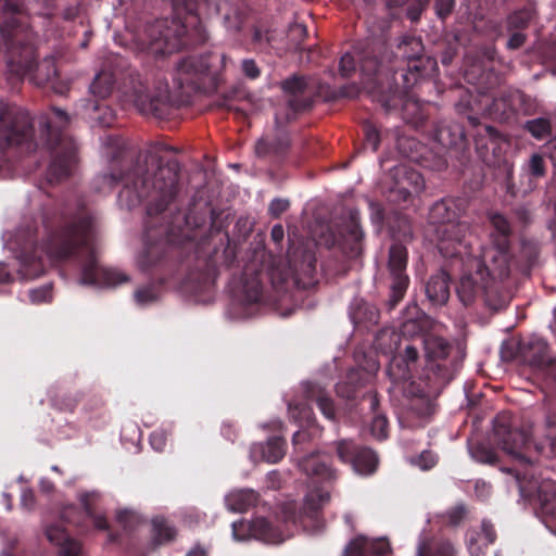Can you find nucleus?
I'll return each instance as SVG.
<instances>
[{
	"mask_svg": "<svg viewBox=\"0 0 556 556\" xmlns=\"http://www.w3.org/2000/svg\"><path fill=\"white\" fill-rule=\"evenodd\" d=\"M455 552L450 542L431 541L428 544L420 543L417 556H454Z\"/></svg>",
	"mask_w": 556,
	"mask_h": 556,
	"instance_id": "nucleus-28",
	"label": "nucleus"
},
{
	"mask_svg": "<svg viewBox=\"0 0 556 556\" xmlns=\"http://www.w3.org/2000/svg\"><path fill=\"white\" fill-rule=\"evenodd\" d=\"M504 243L497 247H482L479 257L471 261L475 273L462 277L457 293L460 301L468 305L493 281L508 277L510 265L505 253Z\"/></svg>",
	"mask_w": 556,
	"mask_h": 556,
	"instance_id": "nucleus-4",
	"label": "nucleus"
},
{
	"mask_svg": "<svg viewBox=\"0 0 556 556\" xmlns=\"http://www.w3.org/2000/svg\"><path fill=\"white\" fill-rule=\"evenodd\" d=\"M46 536L50 543L59 547V556H78L81 551L79 543L71 539L59 526L48 527Z\"/></svg>",
	"mask_w": 556,
	"mask_h": 556,
	"instance_id": "nucleus-16",
	"label": "nucleus"
},
{
	"mask_svg": "<svg viewBox=\"0 0 556 556\" xmlns=\"http://www.w3.org/2000/svg\"><path fill=\"white\" fill-rule=\"evenodd\" d=\"M289 413L294 420L309 422L311 410L305 406H289Z\"/></svg>",
	"mask_w": 556,
	"mask_h": 556,
	"instance_id": "nucleus-49",
	"label": "nucleus"
},
{
	"mask_svg": "<svg viewBox=\"0 0 556 556\" xmlns=\"http://www.w3.org/2000/svg\"><path fill=\"white\" fill-rule=\"evenodd\" d=\"M425 182L421 175L403 166V177L399 181L397 190L403 194V200H407L412 194H417L424 189Z\"/></svg>",
	"mask_w": 556,
	"mask_h": 556,
	"instance_id": "nucleus-23",
	"label": "nucleus"
},
{
	"mask_svg": "<svg viewBox=\"0 0 556 556\" xmlns=\"http://www.w3.org/2000/svg\"><path fill=\"white\" fill-rule=\"evenodd\" d=\"M166 440H167L166 433L162 430L154 431L150 437L151 446L155 451H162L165 447Z\"/></svg>",
	"mask_w": 556,
	"mask_h": 556,
	"instance_id": "nucleus-53",
	"label": "nucleus"
},
{
	"mask_svg": "<svg viewBox=\"0 0 556 556\" xmlns=\"http://www.w3.org/2000/svg\"><path fill=\"white\" fill-rule=\"evenodd\" d=\"M362 71L367 73V74H371L372 73V74L377 75L378 77H380V76H382L384 74L387 68L382 64H380L378 66L374 60H366L362 64Z\"/></svg>",
	"mask_w": 556,
	"mask_h": 556,
	"instance_id": "nucleus-52",
	"label": "nucleus"
},
{
	"mask_svg": "<svg viewBox=\"0 0 556 556\" xmlns=\"http://www.w3.org/2000/svg\"><path fill=\"white\" fill-rule=\"evenodd\" d=\"M426 293L433 304H444L450 296L448 276L443 271L432 276L426 285Z\"/></svg>",
	"mask_w": 556,
	"mask_h": 556,
	"instance_id": "nucleus-20",
	"label": "nucleus"
},
{
	"mask_svg": "<svg viewBox=\"0 0 556 556\" xmlns=\"http://www.w3.org/2000/svg\"><path fill=\"white\" fill-rule=\"evenodd\" d=\"M92 235L91 220L84 218L77 224L49 235L40 245L27 239L16 255L20 262V275L26 279L41 276L46 271L47 264L53 265L66 260L78 248L88 245Z\"/></svg>",
	"mask_w": 556,
	"mask_h": 556,
	"instance_id": "nucleus-3",
	"label": "nucleus"
},
{
	"mask_svg": "<svg viewBox=\"0 0 556 556\" xmlns=\"http://www.w3.org/2000/svg\"><path fill=\"white\" fill-rule=\"evenodd\" d=\"M316 402L317 406L319 407L320 412L325 415V417L332 420L336 414L332 401L328 396L319 394L316 397Z\"/></svg>",
	"mask_w": 556,
	"mask_h": 556,
	"instance_id": "nucleus-40",
	"label": "nucleus"
},
{
	"mask_svg": "<svg viewBox=\"0 0 556 556\" xmlns=\"http://www.w3.org/2000/svg\"><path fill=\"white\" fill-rule=\"evenodd\" d=\"M288 207H289V201L288 200L275 199V200H273L270 202L268 210H269V213L273 216L278 217L281 213L287 211Z\"/></svg>",
	"mask_w": 556,
	"mask_h": 556,
	"instance_id": "nucleus-54",
	"label": "nucleus"
},
{
	"mask_svg": "<svg viewBox=\"0 0 556 556\" xmlns=\"http://www.w3.org/2000/svg\"><path fill=\"white\" fill-rule=\"evenodd\" d=\"M29 298H30V301L35 304L50 302L52 299L51 285H45L40 288L30 290Z\"/></svg>",
	"mask_w": 556,
	"mask_h": 556,
	"instance_id": "nucleus-37",
	"label": "nucleus"
},
{
	"mask_svg": "<svg viewBox=\"0 0 556 556\" xmlns=\"http://www.w3.org/2000/svg\"><path fill=\"white\" fill-rule=\"evenodd\" d=\"M407 265V251L401 244H393L389 252V269L393 278L392 291L399 300L405 292L408 285V277L405 274Z\"/></svg>",
	"mask_w": 556,
	"mask_h": 556,
	"instance_id": "nucleus-9",
	"label": "nucleus"
},
{
	"mask_svg": "<svg viewBox=\"0 0 556 556\" xmlns=\"http://www.w3.org/2000/svg\"><path fill=\"white\" fill-rule=\"evenodd\" d=\"M250 455L254 462L276 463L285 455V442L280 438H273L265 444H254Z\"/></svg>",
	"mask_w": 556,
	"mask_h": 556,
	"instance_id": "nucleus-17",
	"label": "nucleus"
},
{
	"mask_svg": "<svg viewBox=\"0 0 556 556\" xmlns=\"http://www.w3.org/2000/svg\"><path fill=\"white\" fill-rule=\"evenodd\" d=\"M410 106L414 109V112L412 114L410 119L412 118L414 119L416 117L418 118L419 104L417 102L413 101V100H407L405 102V104H404V111L406 113V116H409V112L408 111H409Z\"/></svg>",
	"mask_w": 556,
	"mask_h": 556,
	"instance_id": "nucleus-58",
	"label": "nucleus"
},
{
	"mask_svg": "<svg viewBox=\"0 0 556 556\" xmlns=\"http://www.w3.org/2000/svg\"><path fill=\"white\" fill-rule=\"evenodd\" d=\"M490 220L494 229L498 232L497 237H492V240L489 244H485L484 247H497L501 243H504L505 253L508 256V263L510 264V256L508 252V240L507 236L510 231L509 224L507 219L501 215V214H492L490 216Z\"/></svg>",
	"mask_w": 556,
	"mask_h": 556,
	"instance_id": "nucleus-25",
	"label": "nucleus"
},
{
	"mask_svg": "<svg viewBox=\"0 0 556 556\" xmlns=\"http://www.w3.org/2000/svg\"><path fill=\"white\" fill-rule=\"evenodd\" d=\"M225 501L229 510L242 513L255 505L257 494L250 489L236 490L228 493Z\"/></svg>",
	"mask_w": 556,
	"mask_h": 556,
	"instance_id": "nucleus-21",
	"label": "nucleus"
},
{
	"mask_svg": "<svg viewBox=\"0 0 556 556\" xmlns=\"http://www.w3.org/2000/svg\"><path fill=\"white\" fill-rule=\"evenodd\" d=\"M525 42V35L521 33H515L510 36L507 46L511 49H517Z\"/></svg>",
	"mask_w": 556,
	"mask_h": 556,
	"instance_id": "nucleus-57",
	"label": "nucleus"
},
{
	"mask_svg": "<svg viewBox=\"0 0 556 556\" xmlns=\"http://www.w3.org/2000/svg\"><path fill=\"white\" fill-rule=\"evenodd\" d=\"M425 354L429 359H443L450 353V344L440 337L429 334L420 340Z\"/></svg>",
	"mask_w": 556,
	"mask_h": 556,
	"instance_id": "nucleus-24",
	"label": "nucleus"
},
{
	"mask_svg": "<svg viewBox=\"0 0 556 556\" xmlns=\"http://www.w3.org/2000/svg\"><path fill=\"white\" fill-rule=\"evenodd\" d=\"M330 501V492L324 488H312L304 500L305 515H313L327 505Z\"/></svg>",
	"mask_w": 556,
	"mask_h": 556,
	"instance_id": "nucleus-26",
	"label": "nucleus"
},
{
	"mask_svg": "<svg viewBox=\"0 0 556 556\" xmlns=\"http://www.w3.org/2000/svg\"><path fill=\"white\" fill-rule=\"evenodd\" d=\"M463 515H464V509L463 508L456 509L455 511H453L450 515L451 522L456 525L458 522V520L463 517Z\"/></svg>",
	"mask_w": 556,
	"mask_h": 556,
	"instance_id": "nucleus-63",
	"label": "nucleus"
},
{
	"mask_svg": "<svg viewBox=\"0 0 556 556\" xmlns=\"http://www.w3.org/2000/svg\"><path fill=\"white\" fill-rule=\"evenodd\" d=\"M437 456L429 452V451H425L422 452L419 457L415 460V464L422 470H428V469H431L432 467H434V465L437 464Z\"/></svg>",
	"mask_w": 556,
	"mask_h": 556,
	"instance_id": "nucleus-42",
	"label": "nucleus"
},
{
	"mask_svg": "<svg viewBox=\"0 0 556 556\" xmlns=\"http://www.w3.org/2000/svg\"><path fill=\"white\" fill-rule=\"evenodd\" d=\"M365 139L366 146L372 151H377L380 143V137L378 130L374 126L367 125L365 127Z\"/></svg>",
	"mask_w": 556,
	"mask_h": 556,
	"instance_id": "nucleus-44",
	"label": "nucleus"
},
{
	"mask_svg": "<svg viewBox=\"0 0 556 556\" xmlns=\"http://www.w3.org/2000/svg\"><path fill=\"white\" fill-rule=\"evenodd\" d=\"M281 87L287 92L298 93L302 92L305 89L306 83L302 77H292L290 79L285 80L281 84Z\"/></svg>",
	"mask_w": 556,
	"mask_h": 556,
	"instance_id": "nucleus-41",
	"label": "nucleus"
},
{
	"mask_svg": "<svg viewBox=\"0 0 556 556\" xmlns=\"http://www.w3.org/2000/svg\"><path fill=\"white\" fill-rule=\"evenodd\" d=\"M241 67L244 75L251 79L260 76V68L252 59L243 60Z\"/></svg>",
	"mask_w": 556,
	"mask_h": 556,
	"instance_id": "nucleus-51",
	"label": "nucleus"
},
{
	"mask_svg": "<svg viewBox=\"0 0 556 556\" xmlns=\"http://www.w3.org/2000/svg\"><path fill=\"white\" fill-rule=\"evenodd\" d=\"M532 18L530 10H521L515 12L508 17V25L510 28H523Z\"/></svg>",
	"mask_w": 556,
	"mask_h": 556,
	"instance_id": "nucleus-36",
	"label": "nucleus"
},
{
	"mask_svg": "<svg viewBox=\"0 0 556 556\" xmlns=\"http://www.w3.org/2000/svg\"><path fill=\"white\" fill-rule=\"evenodd\" d=\"M76 163L74 149L67 151L64 155L56 157L48 169V178L50 181H59L67 177Z\"/></svg>",
	"mask_w": 556,
	"mask_h": 556,
	"instance_id": "nucleus-22",
	"label": "nucleus"
},
{
	"mask_svg": "<svg viewBox=\"0 0 556 556\" xmlns=\"http://www.w3.org/2000/svg\"><path fill=\"white\" fill-rule=\"evenodd\" d=\"M186 556H206V552L203 548L194 547Z\"/></svg>",
	"mask_w": 556,
	"mask_h": 556,
	"instance_id": "nucleus-64",
	"label": "nucleus"
},
{
	"mask_svg": "<svg viewBox=\"0 0 556 556\" xmlns=\"http://www.w3.org/2000/svg\"><path fill=\"white\" fill-rule=\"evenodd\" d=\"M119 202L134 207L146 203L149 215L163 212L177 193L178 169L176 164L161 165L155 153L146 155L124 177Z\"/></svg>",
	"mask_w": 556,
	"mask_h": 556,
	"instance_id": "nucleus-2",
	"label": "nucleus"
},
{
	"mask_svg": "<svg viewBox=\"0 0 556 556\" xmlns=\"http://www.w3.org/2000/svg\"><path fill=\"white\" fill-rule=\"evenodd\" d=\"M14 117L11 129L7 134L9 143H20L21 138H24L30 131L33 124L29 115L23 111L11 110L8 105L0 106V129L7 127V122Z\"/></svg>",
	"mask_w": 556,
	"mask_h": 556,
	"instance_id": "nucleus-12",
	"label": "nucleus"
},
{
	"mask_svg": "<svg viewBox=\"0 0 556 556\" xmlns=\"http://www.w3.org/2000/svg\"><path fill=\"white\" fill-rule=\"evenodd\" d=\"M418 356V348L413 343H408L402 353L393 357L391 370L395 371L396 379L406 380L410 378L412 368L415 366Z\"/></svg>",
	"mask_w": 556,
	"mask_h": 556,
	"instance_id": "nucleus-18",
	"label": "nucleus"
},
{
	"mask_svg": "<svg viewBox=\"0 0 556 556\" xmlns=\"http://www.w3.org/2000/svg\"><path fill=\"white\" fill-rule=\"evenodd\" d=\"M529 170L535 177H541L545 173L543 157L539 154H533L529 161Z\"/></svg>",
	"mask_w": 556,
	"mask_h": 556,
	"instance_id": "nucleus-45",
	"label": "nucleus"
},
{
	"mask_svg": "<svg viewBox=\"0 0 556 556\" xmlns=\"http://www.w3.org/2000/svg\"><path fill=\"white\" fill-rule=\"evenodd\" d=\"M412 408L417 412L418 415L426 416L432 413V406L428 395L425 391L418 395L416 403L412 405Z\"/></svg>",
	"mask_w": 556,
	"mask_h": 556,
	"instance_id": "nucleus-39",
	"label": "nucleus"
},
{
	"mask_svg": "<svg viewBox=\"0 0 556 556\" xmlns=\"http://www.w3.org/2000/svg\"><path fill=\"white\" fill-rule=\"evenodd\" d=\"M299 468L308 477L324 482H332L337 479V471L330 464V456L325 453H311L302 457L298 463Z\"/></svg>",
	"mask_w": 556,
	"mask_h": 556,
	"instance_id": "nucleus-10",
	"label": "nucleus"
},
{
	"mask_svg": "<svg viewBox=\"0 0 556 556\" xmlns=\"http://www.w3.org/2000/svg\"><path fill=\"white\" fill-rule=\"evenodd\" d=\"M153 530L155 534V539L160 542H167L175 538L176 531L175 529L168 525V522L162 518H155L153 520Z\"/></svg>",
	"mask_w": 556,
	"mask_h": 556,
	"instance_id": "nucleus-33",
	"label": "nucleus"
},
{
	"mask_svg": "<svg viewBox=\"0 0 556 556\" xmlns=\"http://www.w3.org/2000/svg\"><path fill=\"white\" fill-rule=\"evenodd\" d=\"M390 552V543L384 538L369 540L366 536L359 535L348 544L343 556H369V554L386 555Z\"/></svg>",
	"mask_w": 556,
	"mask_h": 556,
	"instance_id": "nucleus-13",
	"label": "nucleus"
},
{
	"mask_svg": "<svg viewBox=\"0 0 556 556\" xmlns=\"http://www.w3.org/2000/svg\"><path fill=\"white\" fill-rule=\"evenodd\" d=\"M532 433V425L513 428L506 416L496 417L495 441L513 463L511 467H503L501 470L513 476L521 496L538 501L544 515L556 518V485L549 480L539 482L533 477L527 478L538 460L535 455L556 457V422L547 419L536 431L533 445L529 442Z\"/></svg>",
	"mask_w": 556,
	"mask_h": 556,
	"instance_id": "nucleus-1",
	"label": "nucleus"
},
{
	"mask_svg": "<svg viewBox=\"0 0 556 556\" xmlns=\"http://www.w3.org/2000/svg\"><path fill=\"white\" fill-rule=\"evenodd\" d=\"M116 521L124 527L125 529L131 528L139 523L140 517L139 515L129 509H119L116 513Z\"/></svg>",
	"mask_w": 556,
	"mask_h": 556,
	"instance_id": "nucleus-35",
	"label": "nucleus"
},
{
	"mask_svg": "<svg viewBox=\"0 0 556 556\" xmlns=\"http://www.w3.org/2000/svg\"><path fill=\"white\" fill-rule=\"evenodd\" d=\"M232 536L237 541L256 539L270 544L281 543L285 539L279 530L273 528L264 518L252 521L240 520L232 523Z\"/></svg>",
	"mask_w": 556,
	"mask_h": 556,
	"instance_id": "nucleus-5",
	"label": "nucleus"
},
{
	"mask_svg": "<svg viewBox=\"0 0 556 556\" xmlns=\"http://www.w3.org/2000/svg\"><path fill=\"white\" fill-rule=\"evenodd\" d=\"M454 7V0H437L435 9L440 17L444 18L447 16Z\"/></svg>",
	"mask_w": 556,
	"mask_h": 556,
	"instance_id": "nucleus-55",
	"label": "nucleus"
},
{
	"mask_svg": "<svg viewBox=\"0 0 556 556\" xmlns=\"http://www.w3.org/2000/svg\"><path fill=\"white\" fill-rule=\"evenodd\" d=\"M151 31L160 33V36L154 38L155 43L161 45L160 47L155 48V51L172 53L173 51L180 48V39L185 35V26L180 23V21L176 18H173L170 22L165 20L157 22L151 28Z\"/></svg>",
	"mask_w": 556,
	"mask_h": 556,
	"instance_id": "nucleus-8",
	"label": "nucleus"
},
{
	"mask_svg": "<svg viewBox=\"0 0 556 556\" xmlns=\"http://www.w3.org/2000/svg\"><path fill=\"white\" fill-rule=\"evenodd\" d=\"M495 532L493 526L483 522L479 532H472L469 536L468 548L471 556H484V549L494 542Z\"/></svg>",
	"mask_w": 556,
	"mask_h": 556,
	"instance_id": "nucleus-19",
	"label": "nucleus"
},
{
	"mask_svg": "<svg viewBox=\"0 0 556 556\" xmlns=\"http://www.w3.org/2000/svg\"><path fill=\"white\" fill-rule=\"evenodd\" d=\"M21 504L26 509H31L35 505V495L31 490H24L21 495Z\"/></svg>",
	"mask_w": 556,
	"mask_h": 556,
	"instance_id": "nucleus-56",
	"label": "nucleus"
},
{
	"mask_svg": "<svg viewBox=\"0 0 556 556\" xmlns=\"http://www.w3.org/2000/svg\"><path fill=\"white\" fill-rule=\"evenodd\" d=\"M371 434L378 439L383 440L388 435V420L383 415H376L370 426Z\"/></svg>",
	"mask_w": 556,
	"mask_h": 556,
	"instance_id": "nucleus-34",
	"label": "nucleus"
},
{
	"mask_svg": "<svg viewBox=\"0 0 556 556\" xmlns=\"http://www.w3.org/2000/svg\"><path fill=\"white\" fill-rule=\"evenodd\" d=\"M159 299V293L153 288L139 289L135 293V300L139 305L150 304Z\"/></svg>",
	"mask_w": 556,
	"mask_h": 556,
	"instance_id": "nucleus-38",
	"label": "nucleus"
},
{
	"mask_svg": "<svg viewBox=\"0 0 556 556\" xmlns=\"http://www.w3.org/2000/svg\"><path fill=\"white\" fill-rule=\"evenodd\" d=\"M10 278H11V276H10V273H9L7 266L3 264H0V283L10 281Z\"/></svg>",
	"mask_w": 556,
	"mask_h": 556,
	"instance_id": "nucleus-61",
	"label": "nucleus"
},
{
	"mask_svg": "<svg viewBox=\"0 0 556 556\" xmlns=\"http://www.w3.org/2000/svg\"><path fill=\"white\" fill-rule=\"evenodd\" d=\"M525 127L536 139H544L551 134L549 121L543 117L528 121Z\"/></svg>",
	"mask_w": 556,
	"mask_h": 556,
	"instance_id": "nucleus-32",
	"label": "nucleus"
},
{
	"mask_svg": "<svg viewBox=\"0 0 556 556\" xmlns=\"http://www.w3.org/2000/svg\"><path fill=\"white\" fill-rule=\"evenodd\" d=\"M476 492L479 493V496H488L490 494V485L485 482H477L476 483Z\"/></svg>",
	"mask_w": 556,
	"mask_h": 556,
	"instance_id": "nucleus-60",
	"label": "nucleus"
},
{
	"mask_svg": "<svg viewBox=\"0 0 556 556\" xmlns=\"http://www.w3.org/2000/svg\"><path fill=\"white\" fill-rule=\"evenodd\" d=\"M128 280V276L121 270L116 268L98 267L93 262L84 267L81 275V283L102 287H116Z\"/></svg>",
	"mask_w": 556,
	"mask_h": 556,
	"instance_id": "nucleus-11",
	"label": "nucleus"
},
{
	"mask_svg": "<svg viewBox=\"0 0 556 556\" xmlns=\"http://www.w3.org/2000/svg\"><path fill=\"white\" fill-rule=\"evenodd\" d=\"M337 454L341 462L351 464L359 475L372 473L378 465V458L371 450L357 447L348 440L337 443Z\"/></svg>",
	"mask_w": 556,
	"mask_h": 556,
	"instance_id": "nucleus-6",
	"label": "nucleus"
},
{
	"mask_svg": "<svg viewBox=\"0 0 556 556\" xmlns=\"http://www.w3.org/2000/svg\"><path fill=\"white\" fill-rule=\"evenodd\" d=\"M134 104L143 114H157L168 101V91L163 89L157 94L151 96L143 85L134 91Z\"/></svg>",
	"mask_w": 556,
	"mask_h": 556,
	"instance_id": "nucleus-14",
	"label": "nucleus"
},
{
	"mask_svg": "<svg viewBox=\"0 0 556 556\" xmlns=\"http://www.w3.org/2000/svg\"><path fill=\"white\" fill-rule=\"evenodd\" d=\"M98 498L99 494L97 492L85 493L80 495V503L84 506L86 515L92 519L94 528L99 530H106V518L102 515H96L93 511L92 505Z\"/></svg>",
	"mask_w": 556,
	"mask_h": 556,
	"instance_id": "nucleus-29",
	"label": "nucleus"
},
{
	"mask_svg": "<svg viewBox=\"0 0 556 556\" xmlns=\"http://www.w3.org/2000/svg\"><path fill=\"white\" fill-rule=\"evenodd\" d=\"M270 235L275 242H280L283 238V227L281 225H275Z\"/></svg>",
	"mask_w": 556,
	"mask_h": 556,
	"instance_id": "nucleus-59",
	"label": "nucleus"
},
{
	"mask_svg": "<svg viewBox=\"0 0 556 556\" xmlns=\"http://www.w3.org/2000/svg\"><path fill=\"white\" fill-rule=\"evenodd\" d=\"M522 359L531 366L541 367L549 363L548 345L542 338H531L520 345Z\"/></svg>",
	"mask_w": 556,
	"mask_h": 556,
	"instance_id": "nucleus-15",
	"label": "nucleus"
},
{
	"mask_svg": "<svg viewBox=\"0 0 556 556\" xmlns=\"http://www.w3.org/2000/svg\"><path fill=\"white\" fill-rule=\"evenodd\" d=\"M245 300L250 303L257 302L261 298V283L257 279H253L249 287L245 289Z\"/></svg>",
	"mask_w": 556,
	"mask_h": 556,
	"instance_id": "nucleus-47",
	"label": "nucleus"
},
{
	"mask_svg": "<svg viewBox=\"0 0 556 556\" xmlns=\"http://www.w3.org/2000/svg\"><path fill=\"white\" fill-rule=\"evenodd\" d=\"M339 68L342 76H349L355 68L354 58L350 53L342 55Z\"/></svg>",
	"mask_w": 556,
	"mask_h": 556,
	"instance_id": "nucleus-50",
	"label": "nucleus"
},
{
	"mask_svg": "<svg viewBox=\"0 0 556 556\" xmlns=\"http://www.w3.org/2000/svg\"><path fill=\"white\" fill-rule=\"evenodd\" d=\"M268 149V144L264 140H260L255 147L256 153L260 155L267 153Z\"/></svg>",
	"mask_w": 556,
	"mask_h": 556,
	"instance_id": "nucleus-62",
	"label": "nucleus"
},
{
	"mask_svg": "<svg viewBox=\"0 0 556 556\" xmlns=\"http://www.w3.org/2000/svg\"><path fill=\"white\" fill-rule=\"evenodd\" d=\"M438 247L444 256L460 254L462 244L469 232V226L464 222L447 220L437 227Z\"/></svg>",
	"mask_w": 556,
	"mask_h": 556,
	"instance_id": "nucleus-7",
	"label": "nucleus"
},
{
	"mask_svg": "<svg viewBox=\"0 0 556 556\" xmlns=\"http://www.w3.org/2000/svg\"><path fill=\"white\" fill-rule=\"evenodd\" d=\"M114 77L111 72L102 71L90 85V92L98 99H105L113 90Z\"/></svg>",
	"mask_w": 556,
	"mask_h": 556,
	"instance_id": "nucleus-27",
	"label": "nucleus"
},
{
	"mask_svg": "<svg viewBox=\"0 0 556 556\" xmlns=\"http://www.w3.org/2000/svg\"><path fill=\"white\" fill-rule=\"evenodd\" d=\"M202 68H203L202 64H199V62L195 59L189 58V59L182 60L178 64L177 70L181 74H190V73L201 72Z\"/></svg>",
	"mask_w": 556,
	"mask_h": 556,
	"instance_id": "nucleus-43",
	"label": "nucleus"
},
{
	"mask_svg": "<svg viewBox=\"0 0 556 556\" xmlns=\"http://www.w3.org/2000/svg\"><path fill=\"white\" fill-rule=\"evenodd\" d=\"M397 49L402 58L416 59L421 53L422 45L419 39L410 37L401 41Z\"/></svg>",
	"mask_w": 556,
	"mask_h": 556,
	"instance_id": "nucleus-31",
	"label": "nucleus"
},
{
	"mask_svg": "<svg viewBox=\"0 0 556 556\" xmlns=\"http://www.w3.org/2000/svg\"><path fill=\"white\" fill-rule=\"evenodd\" d=\"M451 201H440L437 202L431 211H430V219L433 224H438V226H442L447 220H454V212H451L452 207Z\"/></svg>",
	"mask_w": 556,
	"mask_h": 556,
	"instance_id": "nucleus-30",
	"label": "nucleus"
},
{
	"mask_svg": "<svg viewBox=\"0 0 556 556\" xmlns=\"http://www.w3.org/2000/svg\"><path fill=\"white\" fill-rule=\"evenodd\" d=\"M473 457L484 464H494L496 462V454L492 450L479 447L472 453Z\"/></svg>",
	"mask_w": 556,
	"mask_h": 556,
	"instance_id": "nucleus-46",
	"label": "nucleus"
},
{
	"mask_svg": "<svg viewBox=\"0 0 556 556\" xmlns=\"http://www.w3.org/2000/svg\"><path fill=\"white\" fill-rule=\"evenodd\" d=\"M121 177L115 175H102L97 178V184L99 185L100 191H105L112 189Z\"/></svg>",
	"mask_w": 556,
	"mask_h": 556,
	"instance_id": "nucleus-48",
	"label": "nucleus"
}]
</instances>
